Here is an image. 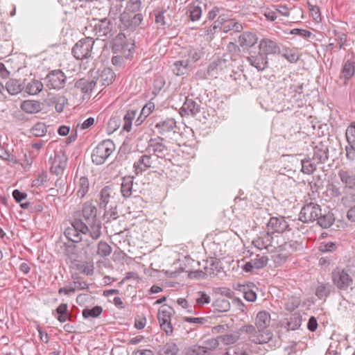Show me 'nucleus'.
Instances as JSON below:
<instances>
[{
    "label": "nucleus",
    "instance_id": "obj_51",
    "mask_svg": "<svg viewBox=\"0 0 355 355\" xmlns=\"http://www.w3.org/2000/svg\"><path fill=\"white\" fill-rule=\"evenodd\" d=\"M238 289L243 293V297L248 302H254L257 299L256 293L244 285H238Z\"/></svg>",
    "mask_w": 355,
    "mask_h": 355
},
{
    "label": "nucleus",
    "instance_id": "obj_15",
    "mask_svg": "<svg viewBox=\"0 0 355 355\" xmlns=\"http://www.w3.org/2000/svg\"><path fill=\"white\" fill-rule=\"evenodd\" d=\"M143 15L136 13L133 16H130L126 13L121 15L119 28L123 31H135L143 21Z\"/></svg>",
    "mask_w": 355,
    "mask_h": 355
},
{
    "label": "nucleus",
    "instance_id": "obj_33",
    "mask_svg": "<svg viewBox=\"0 0 355 355\" xmlns=\"http://www.w3.org/2000/svg\"><path fill=\"white\" fill-rule=\"evenodd\" d=\"M6 88L10 94L16 95L23 90L24 86L19 80L10 79L6 83Z\"/></svg>",
    "mask_w": 355,
    "mask_h": 355
},
{
    "label": "nucleus",
    "instance_id": "obj_50",
    "mask_svg": "<svg viewBox=\"0 0 355 355\" xmlns=\"http://www.w3.org/2000/svg\"><path fill=\"white\" fill-rule=\"evenodd\" d=\"M103 312V308L101 306H95L92 309H84L82 311V314L83 318H97Z\"/></svg>",
    "mask_w": 355,
    "mask_h": 355
},
{
    "label": "nucleus",
    "instance_id": "obj_28",
    "mask_svg": "<svg viewBox=\"0 0 355 355\" xmlns=\"http://www.w3.org/2000/svg\"><path fill=\"white\" fill-rule=\"evenodd\" d=\"M227 67V60L223 58H217L212 61L207 68V73L213 76Z\"/></svg>",
    "mask_w": 355,
    "mask_h": 355
},
{
    "label": "nucleus",
    "instance_id": "obj_4",
    "mask_svg": "<svg viewBox=\"0 0 355 355\" xmlns=\"http://www.w3.org/2000/svg\"><path fill=\"white\" fill-rule=\"evenodd\" d=\"M146 151L151 157L154 155L165 161H171L173 157V155L169 153V150L165 144V139L161 137L150 139Z\"/></svg>",
    "mask_w": 355,
    "mask_h": 355
},
{
    "label": "nucleus",
    "instance_id": "obj_58",
    "mask_svg": "<svg viewBox=\"0 0 355 355\" xmlns=\"http://www.w3.org/2000/svg\"><path fill=\"white\" fill-rule=\"evenodd\" d=\"M80 187L77 191V196L83 198L89 191V183L88 179H80Z\"/></svg>",
    "mask_w": 355,
    "mask_h": 355
},
{
    "label": "nucleus",
    "instance_id": "obj_7",
    "mask_svg": "<svg viewBox=\"0 0 355 355\" xmlns=\"http://www.w3.org/2000/svg\"><path fill=\"white\" fill-rule=\"evenodd\" d=\"M95 22L93 31L98 37H103V40H106L113 37L115 30L113 22L107 17L101 19H93Z\"/></svg>",
    "mask_w": 355,
    "mask_h": 355
},
{
    "label": "nucleus",
    "instance_id": "obj_1",
    "mask_svg": "<svg viewBox=\"0 0 355 355\" xmlns=\"http://www.w3.org/2000/svg\"><path fill=\"white\" fill-rule=\"evenodd\" d=\"M82 219L90 228V237L92 241L86 240V247L83 250L85 254H89L94 249V241L97 240L101 236V223L97 218V208L91 202H86L82 207Z\"/></svg>",
    "mask_w": 355,
    "mask_h": 355
},
{
    "label": "nucleus",
    "instance_id": "obj_18",
    "mask_svg": "<svg viewBox=\"0 0 355 355\" xmlns=\"http://www.w3.org/2000/svg\"><path fill=\"white\" fill-rule=\"evenodd\" d=\"M247 60L250 65L255 67L258 71L264 70L268 65V57L263 53H254L253 55L247 57Z\"/></svg>",
    "mask_w": 355,
    "mask_h": 355
},
{
    "label": "nucleus",
    "instance_id": "obj_5",
    "mask_svg": "<svg viewBox=\"0 0 355 355\" xmlns=\"http://www.w3.org/2000/svg\"><path fill=\"white\" fill-rule=\"evenodd\" d=\"M95 40L92 37H85L78 40L73 46L71 53L79 60L87 59L92 56Z\"/></svg>",
    "mask_w": 355,
    "mask_h": 355
},
{
    "label": "nucleus",
    "instance_id": "obj_20",
    "mask_svg": "<svg viewBox=\"0 0 355 355\" xmlns=\"http://www.w3.org/2000/svg\"><path fill=\"white\" fill-rule=\"evenodd\" d=\"M97 77H94L92 80L86 78H80L74 83V87L80 89L82 93L85 94H91L97 83Z\"/></svg>",
    "mask_w": 355,
    "mask_h": 355
},
{
    "label": "nucleus",
    "instance_id": "obj_62",
    "mask_svg": "<svg viewBox=\"0 0 355 355\" xmlns=\"http://www.w3.org/2000/svg\"><path fill=\"white\" fill-rule=\"evenodd\" d=\"M205 269L206 271L201 270L191 271L189 273V277L191 279H205L207 277L208 273L210 274L211 272L208 271L207 267H205Z\"/></svg>",
    "mask_w": 355,
    "mask_h": 355
},
{
    "label": "nucleus",
    "instance_id": "obj_55",
    "mask_svg": "<svg viewBox=\"0 0 355 355\" xmlns=\"http://www.w3.org/2000/svg\"><path fill=\"white\" fill-rule=\"evenodd\" d=\"M329 284H322L315 289V295L320 300L326 298L330 293Z\"/></svg>",
    "mask_w": 355,
    "mask_h": 355
},
{
    "label": "nucleus",
    "instance_id": "obj_57",
    "mask_svg": "<svg viewBox=\"0 0 355 355\" xmlns=\"http://www.w3.org/2000/svg\"><path fill=\"white\" fill-rule=\"evenodd\" d=\"M118 217L119 215L116 205L112 207L109 210L105 211L103 215V218L106 223H109L112 220H116Z\"/></svg>",
    "mask_w": 355,
    "mask_h": 355
},
{
    "label": "nucleus",
    "instance_id": "obj_46",
    "mask_svg": "<svg viewBox=\"0 0 355 355\" xmlns=\"http://www.w3.org/2000/svg\"><path fill=\"white\" fill-rule=\"evenodd\" d=\"M188 61L178 60L173 65L172 71L175 76H182L187 72Z\"/></svg>",
    "mask_w": 355,
    "mask_h": 355
},
{
    "label": "nucleus",
    "instance_id": "obj_25",
    "mask_svg": "<svg viewBox=\"0 0 355 355\" xmlns=\"http://www.w3.org/2000/svg\"><path fill=\"white\" fill-rule=\"evenodd\" d=\"M176 127V121L173 118H167L157 122L155 128L160 135H164L174 129Z\"/></svg>",
    "mask_w": 355,
    "mask_h": 355
},
{
    "label": "nucleus",
    "instance_id": "obj_53",
    "mask_svg": "<svg viewBox=\"0 0 355 355\" xmlns=\"http://www.w3.org/2000/svg\"><path fill=\"white\" fill-rule=\"evenodd\" d=\"M219 342L218 336L216 338H210L205 340L202 347L204 349L206 350V354L216 349L219 347Z\"/></svg>",
    "mask_w": 355,
    "mask_h": 355
},
{
    "label": "nucleus",
    "instance_id": "obj_48",
    "mask_svg": "<svg viewBox=\"0 0 355 355\" xmlns=\"http://www.w3.org/2000/svg\"><path fill=\"white\" fill-rule=\"evenodd\" d=\"M112 250L107 243L101 241L98 243L96 254L101 257H106L112 253Z\"/></svg>",
    "mask_w": 355,
    "mask_h": 355
},
{
    "label": "nucleus",
    "instance_id": "obj_17",
    "mask_svg": "<svg viewBox=\"0 0 355 355\" xmlns=\"http://www.w3.org/2000/svg\"><path fill=\"white\" fill-rule=\"evenodd\" d=\"M288 223L283 216L271 217L267 223L268 230L282 234L288 228Z\"/></svg>",
    "mask_w": 355,
    "mask_h": 355
},
{
    "label": "nucleus",
    "instance_id": "obj_47",
    "mask_svg": "<svg viewBox=\"0 0 355 355\" xmlns=\"http://www.w3.org/2000/svg\"><path fill=\"white\" fill-rule=\"evenodd\" d=\"M298 164L301 171L307 175L311 174L316 168L315 164H313L310 159H302L300 162L298 163Z\"/></svg>",
    "mask_w": 355,
    "mask_h": 355
},
{
    "label": "nucleus",
    "instance_id": "obj_34",
    "mask_svg": "<svg viewBox=\"0 0 355 355\" xmlns=\"http://www.w3.org/2000/svg\"><path fill=\"white\" fill-rule=\"evenodd\" d=\"M302 318L300 313H292L288 319L286 328L288 330L295 331L299 329L302 324Z\"/></svg>",
    "mask_w": 355,
    "mask_h": 355
},
{
    "label": "nucleus",
    "instance_id": "obj_41",
    "mask_svg": "<svg viewBox=\"0 0 355 355\" xmlns=\"http://www.w3.org/2000/svg\"><path fill=\"white\" fill-rule=\"evenodd\" d=\"M155 105L153 103L146 104L141 110V113L135 121L136 125H140L146 118L152 112Z\"/></svg>",
    "mask_w": 355,
    "mask_h": 355
},
{
    "label": "nucleus",
    "instance_id": "obj_6",
    "mask_svg": "<svg viewBox=\"0 0 355 355\" xmlns=\"http://www.w3.org/2000/svg\"><path fill=\"white\" fill-rule=\"evenodd\" d=\"M114 144L110 139H105L99 143L92 153V162L96 164H102L112 154Z\"/></svg>",
    "mask_w": 355,
    "mask_h": 355
},
{
    "label": "nucleus",
    "instance_id": "obj_38",
    "mask_svg": "<svg viewBox=\"0 0 355 355\" xmlns=\"http://www.w3.org/2000/svg\"><path fill=\"white\" fill-rule=\"evenodd\" d=\"M159 352L160 355H177L179 348L176 343L168 342L163 345Z\"/></svg>",
    "mask_w": 355,
    "mask_h": 355
},
{
    "label": "nucleus",
    "instance_id": "obj_31",
    "mask_svg": "<svg viewBox=\"0 0 355 355\" xmlns=\"http://www.w3.org/2000/svg\"><path fill=\"white\" fill-rule=\"evenodd\" d=\"M242 332L240 329L232 334H227L218 336L219 341L225 345H230L236 343L241 338Z\"/></svg>",
    "mask_w": 355,
    "mask_h": 355
},
{
    "label": "nucleus",
    "instance_id": "obj_35",
    "mask_svg": "<svg viewBox=\"0 0 355 355\" xmlns=\"http://www.w3.org/2000/svg\"><path fill=\"white\" fill-rule=\"evenodd\" d=\"M121 116L118 113L113 114L107 123V131L109 134L113 133L121 126Z\"/></svg>",
    "mask_w": 355,
    "mask_h": 355
},
{
    "label": "nucleus",
    "instance_id": "obj_26",
    "mask_svg": "<svg viewBox=\"0 0 355 355\" xmlns=\"http://www.w3.org/2000/svg\"><path fill=\"white\" fill-rule=\"evenodd\" d=\"M278 248H279V250L287 251V253L282 255L284 260H285L288 254L293 253V252L302 250L303 247L302 243L297 241H291L289 242H284L282 244L279 243Z\"/></svg>",
    "mask_w": 355,
    "mask_h": 355
},
{
    "label": "nucleus",
    "instance_id": "obj_23",
    "mask_svg": "<svg viewBox=\"0 0 355 355\" xmlns=\"http://www.w3.org/2000/svg\"><path fill=\"white\" fill-rule=\"evenodd\" d=\"M77 254H73L69 257L71 263L73 266L78 270L81 273L87 275H92L94 272V266L87 261L80 262L77 260Z\"/></svg>",
    "mask_w": 355,
    "mask_h": 355
},
{
    "label": "nucleus",
    "instance_id": "obj_30",
    "mask_svg": "<svg viewBox=\"0 0 355 355\" xmlns=\"http://www.w3.org/2000/svg\"><path fill=\"white\" fill-rule=\"evenodd\" d=\"M21 108L28 114L38 113L41 111V103L37 101L26 100L21 103Z\"/></svg>",
    "mask_w": 355,
    "mask_h": 355
},
{
    "label": "nucleus",
    "instance_id": "obj_12",
    "mask_svg": "<svg viewBox=\"0 0 355 355\" xmlns=\"http://www.w3.org/2000/svg\"><path fill=\"white\" fill-rule=\"evenodd\" d=\"M172 311L173 309L171 306H162L157 314L160 328L167 336H171L173 333L171 324Z\"/></svg>",
    "mask_w": 355,
    "mask_h": 355
},
{
    "label": "nucleus",
    "instance_id": "obj_27",
    "mask_svg": "<svg viewBox=\"0 0 355 355\" xmlns=\"http://www.w3.org/2000/svg\"><path fill=\"white\" fill-rule=\"evenodd\" d=\"M270 323V315L268 311H261L257 314L255 319V326L261 329L269 330L268 327Z\"/></svg>",
    "mask_w": 355,
    "mask_h": 355
},
{
    "label": "nucleus",
    "instance_id": "obj_16",
    "mask_svg": "<svg viewBox=\"0 0 355 355\" xmlns=\"http://www.w3.org/2000/svg\"><path fill=\"white\" fill-rule=\"evenodd\" d=\"M200 103H197L195 100L185 98V101L180 109V114L182 116H195L200 112Z\"/></svg>",
    "mask_w": 355,
    "mask_h": 355
},
{
    "label": "nucleus",
    "instance_id": "obj_39",
    "mask_svg": "<svg viewBox=\"0 0 355 355\" xmlns=\"http://www.w3.org/2000/svg\"><path fill=\"white\" fill-rule=\"evenodd\" d=\"M43 89V84L41 81L33 80L28 83L26 87V92L30 95H36Z\"/></svg>",
    "mask_w": 355,
    "mask_h": 355
},
{
    "label": "nucleus",
    "instance_id": "obj_43",
    "mask_svg": "<svg viewBox=\"0 0 355 355\" xmlns=\"http://www.w3.org/2000/svg\"><path fill=\"white\" fill-rule=\"evenodd\" d=\"M47 128L44 123L37 122L30 130V132L35 137H41L46 134Z\"/></svg>",
    "mask_w": 355,
    "mask_h": 355
},
{
    "label": "nucleus",
    "instance_id": "obj_45",
    "mask_svg": "<svg viewBox=\"0 0 355 355\" xmlns=\"http://www.w3.org/2000/svg\"><path fill=\"white\" fill-rule=\"evenodd\" d=\"M112 191L111 188L109 187H105L101 191V198L99 206L101 208H105L107 204L110 201V198H112L111 195Z\"/></svg>",
    "mask_w": 355,
    "mask_h": 355
},
{
    "label": "nucleus",
    "instance_id": "obj_24",
    "mask_svg": "<svg viewBox=\"0 0 355 355\" xmlns=\"http://www.w3.org/2000/svg\"><path fill=\"white\" fill-rule=\"evenodd\" d=\"M258 41L255 33L246 31L243 32L239 37V42L242 48L249 49L254 46Z\"/></svg>",
    "mask_w": 355,
    "mask_h": 355
},
{
    "label": "nucleus",
    "instance_id": "obj_11",
    "mask_svg": "<svg viewBox=\"0 0 355 355\" xmlns=\"http://www.w3.org/2000/svg\"><path fill=\"white\" fill-rule=\"evenodd\" d=\"M49 161L51 173L56 176L63 175L67 163L65 152L62 149L55 151L54 157L51 158Z\"/></svg>",
    "mask_w": 355,
    "mask_h": 355
},
{
    "label": "nucleus",
    "instance_id": "obj_14",
    "mask_svg": "<svg viewBox=\"0 0 355 355\" xmlns=\"http://www.w3.org/2000/svg\"><path fill=\"white\" fill-rule=\"evenodd\" d=\"M332 280L334 285L339 289L345 291L353 284V279L345 270H334L332 272Z\"/></svg>",
    "mask_w": 355,
    "mask_h": 355
},
{
    "label": "nucleus",
    "instance_id": "obj_36",
    "mask_svg": "<svg viewBox=\"0 0 355 355\" xmlns=\"http://www.w3.org/2000/svg\"><path fill=\"white\" fill-rule=\"evenodd\" d=\"M318 224L322 228L327 229L330 227L334 222V218L331 213L328 212L327 214H322L321 212L320 216H318V218L316 219Z\"/></svg>",
    "mask_w": 355,
    "mask_h": 355
},
{
    "label": "nucleus",
    "instance_id": "obj_19",
    "mask_svg": "<svg viewBox=\"0 0 355 355\" xmlns=\"http://www.w3.org/2000/svg\"><path fill=\"white\" fill-rule=\"evenodd\" d=\"M259 48L266 55L280 53V46L275 41L269 38L261 39L259 42Z\"/></svg>",
    "mask_w": 355,
    "mask_h": 355
},
{
    "label": "nucleus",
    "instance_id": "obj_49",
    "mask_svg": "<svg viewBox=\"0 0 355 355\" xmlns=\"http://www.w3.org/2000/svg\"><path fill=\"white\" fill-rule=\"evenodd\" d=\"M301 304V299L297 296L288 297L284 304V307L287 311H293L299 307Z\"/></svg>",
    "mask_w": 355,
    "mask_h": 355
},
{
    "label": "nucleus",
    "instance_id": "obj_40",
    "mask_svg": "<svg viewBox=\"0 0 355 355\" xmlns=\"http://www.w3.org/2000/svg\"><path fill=\"white\" fill-rule=\"evenodd\" d=\"M214 309L218 312H227L230 309L231 305L228 300L225 298H218L213 303Z\"/></svg>",
    "mask_w": 355,
    "mask_h": 355
},
{
    "label": "nucleus",
    "instance_id": "obj_64",
    "mask_svg": "<svg viewBox=\"0 0 355 355\" xmlns=\"http://www.w3.org/2000/svg\"><path fill=\"white\" fill-rule=\"evenodd\" d=\"M67 103L68 99L65 96H62L58 97L55 105V111L58 113H61Z\"/></svg>",
    "mask_w": 355,
    "mask_h": 355
},
{
    "label": "nucleus",
    "instance_id": "obj_22",
    "mask_svg": "<svg viewBox=\"0 0 355 355\" xmlns=\"http://www.w3.org/2000/svg\"><path fill=\"white\" fill-rule=\"evenodd\" d=\"M152 157L150 155H143L134 163L133 167L137 175H141L152 165Z\"/></svg>",
    "mask_w": 355,
    "mask_h": 355
},
{
    "label": "nucleus",
    "instance_id": "obj_59",
    "mask_svg": "<svg viewBox=\"0 0 355 355\" xmlns=\"http://www.w3.org/2000/svg\"><path fill=\"white\" fill-rule=\"evenodd\" d=\"M345 136L348 144H355V123H352L347 127Z\"/></svg>",
    "mask_w": 355,
    "mask_h": 355
},
{
    "label": "nucleus",
    "instance_id": "obj_8",
    "mask_svg": "<svg viewBox=\"0 0 355 355\" xmlns=\"http://www.w3.org/2000/svg\"><path fill=\"white\" fill-rule=\"evenodd\" d=\"M279 238L281 239L282 236L279 235L274 236L269 232H261L252 240V244L259 250H268L270 248L277 249L279 247Z\"/></svg>",
    "mask_w": 355,
    "mask_h": 355
},
{
    "label": "nucleus",
    "instance_id": "obj_3",
    "mask_svg": "<svg viewBox=\"0 0 355 355\" xmlns=\"http://www.w3.org/2000/svg\"><path fill=\"white\" fill-rule=\"evenodd\" d=\"M240 331L245 334L248 340L255 344L267 343L272 338V333L270 330H262L252 324L241 326Z\"/></svg>",
    "mask_w": 355,
    "mask_h": 355
},
{
    "label": "nucleus",
    "instance_id": "obj_2",
    "mask_svg": "<svg viewBox=\"0 0 355 355\" xmlns=\"http://www.w3.org/2000/svg\"><path fill=\"white\" fill-rule=\"evenodd\" d=\"M64 234L71 241L79 243L83 241V235H90V228L82 218H75L71 222L70 226L65 229Z\"/></svg>",
    "mask_w": 355,
    "mask_h": 355
},
{
    "label": "nucleus",
    "instance_id": "obj_32",
    "mask_svg": "<svg viewBox=\"0 0 355 355\" xmlns=\"http://www.w3.org/2000/svg\"><path fill=\"white\" fill-rule=\"evenodd\" d=\"M101 85L104 87L111 85L116 78V74L113 70L110 68H105L101 75Z\"/></svg>",
    "mask_w": 355,
    "mask_h": 355
},
{
    "label": "nucleus",
    "instance_id": "obj_56",
    "mask_svg": "<svg viewBox=\"0 0 355 355\" xmlns=\"http://www.w3.org/2000/svg\"><path fill=\"white\" fill-rule=\"evenodd\" d=\"M243 29V27L241 23L231 21L223 27V31L225 33H227L230 31H233L234 33H240L242 31Z\"/></svg>",
    "mask_w": 355,
    "mask_h": 355
},
{
    "label": "nucleus",
    "instance_id": "obj_29",
    "mask_svg": "<svg viewBox=\"0 0 355 355\" xmlns=\"http://www.w3.org/2000/svg\"><path fill=\"white\" fill-rule=\"evenodd\" d=\"M121 191L123 197L128 198L132 195V191L137 192L138 190L137 183L134 184V179H122Z\"/></svg>",
    "mask_w": 355,
    "mask_h": 355
},
{
    "label": "nucleus",
    "instance_id": "obj_61",
    "mask_svg": "<svg viewBox=\"0 0 355 355\" xmlns=\"http://www.w3.org/2000/svg\"><path fill=\"white\" fill-rule=\"evenodd\" d=\"M141 6V0H128L126 8L129 12L135 13L140 10Z\"/></svg>",
    "mask_w": 355,
    "mask_h": 355
},
{
    "label": "nucleus",
    "instance_id": "obj_63",
    "mask_svg": "<svg viewBox=\"0 0 355 355\" xmlns=\"http://www.w3.org/2000/svg\"><path fill=\"white\" fill-rule=\"evenodd\" d=\"M282 55L291 63L296 62L299 60L298 55L293 50L286 49Z\"/></svg>",
    "mask_w": 355,
    "mask_h": 355
},
{
    "label": "nucleus",
    "instance_id": "obj_52",
    "mask_svg": "<svg viewBox=\"0 0 355 355\" xmlns=\"http://www.w3.org/2000/svg\"><path fill=\"white\" fill-rule=\"evenodd\" d=\"M343 185V192L354 195L355 193V179H340Z\"/></svg>",
    "mask_w": 355,
    "mask_h": 355
},
{
    "label": "nucleus",
    "instance_id": "obj_37",
    "mask_svg": "<svg viewBox=\"0 0 355 355\" xmlns=\"http://www.w3.org/2000/svg\"><path fill=\"white\" fill-rule=\"evenodd\" d=\"M341 73L345 80H349L355 73L354 62L347 60L343 64Z\"/></svg>",
    "mask_w": 355,
    "mask_h": 355
},
{
    "label": "nucleus",
    "instance_id": "obj_9",
    "mask_svg": "<svg viewBox=\"0 0 355 355\" xmlns=\"http://www.w3.org/2000/svg\"><path fill=\"white\" fill-rule=\"evenodd\" d=\"M45 80L49 89L60 90L65 87L67 78L62 70L55 69L49 72Z\"/></svg>",
    "mask_w": 355,
    "mask_h": 355
},
{
    "label": "nucleus",
    "instance_id": "obj_54",
    "mask_svg": "<svg viewBox=\"0 0 355 355\" xmlns=\"http://www.w3.org/2000/svg\"><path fill=\"white\" fill-rule=\"evenodd\" d=\"M185 354L186 355H205L206 350L204 349L202 345H193L186 348Z\"/></svg>",
    "mask_w": 355,
    "mask_h": 355
},
{
    "label": "nucleus",
    "instance_id": "obj_44",
    "mask_svg": "<svg viewBox=\"0 0 355 355\" xmlns=\"http://www.w3.org/2000/svg\"><path fill=\"white\" fill-rule=\"evenodd\" d=\"M187 13H189V18L192 21H198L202 15V8L199 5L193 3L189 6Z\"/></svg>",
    "mask_w": 355,
    "mask_h": 355
},
{
    "label": "nucleus",
    "instance_id": "obj_42",
    "mask_svg": "<svg viewBox=\"0 0 355 355\" xmlns=\"http://www.w3.org/2000/svg\"><path fill=\"white\" fill-rule=\"evenodd\" d=\"M137 114V111L128 110L126 114L123 116L124 123L123 125V130L126 132H130L132 128V121L135 119Z\"/></svg>",
    "mask_w": 355,
    "mask_h": 355
},
{
    "label": "nucleus",
    "instance_id": "obj_13",
    "mask_svg": "<svg viewBox=\"0 0 355 355\" xmlns=\"http://www.w3.org/2000/svg\"><path fill=\"white\" fill-rule=\"evenodd\" d=\"M321 214L320 206L314 202L306 204L300 213V220L303 223L313 222Z\"/></svg>",
    "mask_w": 355,
    "mask_h": 355
},
{
    "label": "nucleus",
    "instance_id": "obj_21",
    "mask_svg": "<svg viewBox=\"0 0 355 355\" xmlns=\"http://www.w3.org/2000/svg\"><path fill=\"white\" fill-rule=\"evenodd\" d=\"M329 158V148L327 142L321 141L313 148V159L324 163Z\"/></svg>",
    "mask_w": 355,
    "mask_h": 355
},
{
    "label": "nucleus",
    "instance_id": "obj_10",
    "mask_svg": "<svg viewBox=\"0 0 355 355\" xmlns=\"http://www.w3.org/2000/svg\"><path fill=\"white\" fill-rule=\"evenodd\" d=\"M129 46L130 44L127 42L125 35L123 33H119L113 40L111 49L113 53H121L124 57L130 58L132 55L134 44H131V48Z\"/></svg>",
    "mask_w": 355,
    "mask_h": 355
},
{
    "label": "nucleus",
    "instance_id": "obj_60",
    "mask_svg": "<svg viewBox=\"0 0 355 355\" xmlns=\"http://www.w3.org/2000/svg\"><path fill=\"white\" fill-rule=\"evenodd\" d=\"M224 355H249L248 353L241 348L239 345H234L229 347Z\"/></svg>",
    "mask_w": 355,
    "mask_h": 355
}]
</instances>
